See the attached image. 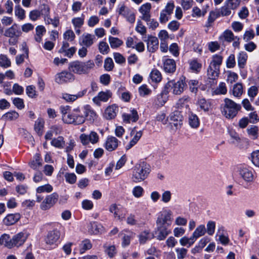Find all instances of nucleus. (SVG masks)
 I'll return each instance as SVG.
<instances>
[{
    "instance_id": "nucleus-1",
    "label": "nucleus",
    "mask_w": 259,
    "mask_h": 259,
    "mask_svg": "<svg viewBox=\"0 0 259 259\" xmlns=\"http://www.w3.org/2000/svg\"><path fill=\"white\" fill-rule=\"evenodd\" d=\"M63 122L67 124L79 125L85 120L94 121L97 118V114L89 105L81 108L77 107L71 110L69 106H62L60 108Z\"/></svg>"
},
{
    "instance_id": "nucleus-2",
    "label": "nucleus",
    "mask_w": 259,
    "mask_h": 259,
    "mask_svg": "<svg viewBox=\"0 0 259 259\" xmlns=\"http://www.w3.org/2000/svg\"><path fill=\"white\" fill-rule=\"evenodd\" d=\"M186 77L182 76L178 80H169L164 85L162 94L167 95L169 92L175 95H180L187 89Z\"/></svg>"
},
{
    "instance_id": "nucleus-3",
    "label": "nucleus",
    "mask_w": 259,
    "mask_h": 259,
    "mask_svg": "<svg viewBox=\"0 0 259 259\" xmlns=\"http://www.w3.org/2000/svg\"><path fill=\"white\" fill-rule=\"evenodd\" d=\"M151 171L150 165L145 161L137 163L133 169L132 179L135 183H140L146 179Z\"/></svg>"
},
{
    "instance_id": "nucleus-4",
    "label": "nucleus",
    "mask_w": 259,
    "mask_h": 259,
    "mask_svg": "<svg viewBox=\"0 0 259 259\" xmlns=\"http://www.w3.org/2000/svg\"><path fill=\"white\" fill-rule=\"evenodd\" d=\"M94 63L92 60L87 62L74 61L69 63L68 69L70 72L78 74L88 73L90 70L94 67Z\"/></svg>"
},
{
    "instance_id": "nucleus-5",
    "label": "nucleus",
    "mask_w": 259,
    "mask_h": 259,
    "mask_svg": "<svg viewBox=\"0 0 259 259\" xmlns=\"http://www.w3.org/2000/svg\"><path fill=\"white\" fill-rule=\"evenodd\" d=\"M240 108L239 104L229 98H225L224 103L222 105V113L226 118L231 119L237 115Z\"/></svg>"
},
{
    "instance_id": "nucleus-6",
    "label": "nucleus",
    "mask_w": 259,
    "mask_h": 259,
    "mask_svg": "<svg viewBox=\"0 0 259 259\" xmlns=\"http://www.w3.org/2000/svg\"><path fill=\"white\" fill-rule=\"evenodd\" d=\"M22 32L19 26L16 24H13L11 27L5 29L4 35L9 38L8 42L11 46L17 45L19 38L21 36Z\"/></svg>"
},
{
    "instance_id": "nucleus-7",
    "label": "nucleus",
    "mask_w": 259,
    "mask_h": 259,
    "mask_svg": "<svg viewBox=\"0 0 259 259\" xmlns=\"http://www.w3.org/2000/svg\"><path fill=\"white\" fill-rule=\"evenodd\" d=\"M172 213L169 209H164L158 213L156 225L170 227L172 221Z\"/></svg>"
},
{
    "instance_id": "nucleus-8",
    "label": "nucleus",
    "mask_w": 259,
    "mask_h": 259,
    "mask_svg": "<svg viewBox=\"0 0 259 259\" xmlns=\"http://www.w3.org/2000/svg\"><path fill=\"white\" fill-rule=\"evenodd\" d=\"M79 140L84 146H89L90 144L95 145L99 142V136L96 132L91 131L89 134H81Z\"/></svg>"
},
{
    "instance_id": "nucleus-9",
    "label": "nucleus",
    "mask_w": 259,
    "mask_h": 259,
    "mask_svg": "<svg viewBox=\"0 0 259 259\" xmlns=\"http://www.w3.org/2000/svg\"><path fill=\"white\" fill-rule=\"evenodd\" d=\"M109 210L113 214L115 219L120 221H122L125 219L126 210L122 206L112 204L110 206Z\"/></svg>"
},
{
    "instance_id": "nucleus-10",
    "label": "nucleus",
    "mask_w": 259,
    "mask_h": 259,
    "mask_svg": "<svg viewBox=\"0 0 259 259\" xmlns=\"http://www.w3.org/2000/svg\"><path fill=\"white\" fill-rule=\"evenodd\" d=\"M58 198L59 195L57 193H53L47 196L40 204V208L44 210L50 209L57 202Z\"/></svg>"
},
{
    "instance_id": "nucleus-11",
    "label": "nucleus",
    "mask_w": 259,
    "mask_h": 259,
    "mask_svg": "<svg viewBox=\"0 0 259 259\" xmlns=\"http://www.w3.org/2000/svg\"><path fill=\"white\" fill-rule=\"evenodd\" d=\"M120 144V141L116 137L108 136L105 141L103 146L108 151L112 152L117 149Z\"/></svg>"
},
{
    "instance_id": "nucleus-12",
    "label": "nucleus",
    "mask_w": 259,
    "mask_h": 259,
    "mask_svg": "<svg viewBox=\"0 0 259 259\" xmlns=\"http://www.w3.org/2000/svg\"><path fill=\"white\" fill-rule=\"evenodd\" d=\"M60 237V232L57 230H54L48 232L45 238V242L47 244L55 247L58 245Z\"/></svg>"
},
{
    "instance_id": "nucleus-13",
    "label": "nucleus",
    "mask_w": 259,
    "mask_h": 259,
    "mask_svg": "<svg viewBox=\"0 0 259 259\" xmlns=\"http://www.w3.org/2000/svg\"><path fill=\"white\" fill-rule=\"evenodd\" d=\"M74 79L72 73L68 71H62L57 73L55 76V81L59 84H63L71 82Z\"/></svg>"
},
{
    "instance_id": "nucleus-14",
    "label": "nucleus",
    "mask_w": 259,
    "mask_h": 259,
    "mask_svg": "<svg viewBox=\"0 0 259 259\" xmlns=\"http://www.w3.org/2000/svg\"><path fill=\"white\" fill-rule=\"evenodd\" d=\"M112 96V94L109 90L101 91L98 94L97 96L93 98V101L95 104L99 106L101 102H107Z\"/></svg>"
},
{
    "instance_id": "nucleus-15",
    "label": "nucleus",
    "mask_w": 259,
    "mask_h": 259,
    "mask_svg": "<svg viewBox=\"0 0 259 259\" xmlns=\"http://www.w3.org/2000/svg\"><path fill=\"white\" fill-rule=\"evenodd\" d=\"M183 117L179 111H175L169 115V123L171 126L178 128L182 124Z\"/></svg>"
},
{
    "instance_id": "nucleus-16",
    "label": "nucleus",
    "mask_w": 259,
    "mask_h": 259,
    "mask_svg": "<svg viewBox=\"0 0 259 259\" xmlns=\"http://www.w3.org/2000/svg\"><path fill=\"white\" fill-rule=\"evenodd\" d=\"M240 176L247 182H252L254 179V175L251 169L244 166H241L238 168Z\"/></svg>"
},
{
    "instance_id": "nucleus-17",
    "label": "nucleus",
    "mask_w": 259,
    "mask_h": 259,
    "mask_svg": "<svg viewBox=\"0 0 259 259\" xmlns=\"http://www.w3.org/2000/svg\"><path fill=\"white\" fill-rule=\"evenodd\" d=\"M169 228L166 226L156 225L155 234L157 239L160 241L164 240L171 233V230Z\"/></svg>"
},
{
    "instance_id": "nucleus-18",
    "label": "nucleus",
    "mask_w": 259,
    "mask_h": 259,
    "mask_svg": "<svg viewBox=\"0 0 259 259\" xmlns=\"http://www.w3.org/2000/svg\"><path fill=\"white\" fill-rule=\"evenodd\" d=\"M144 41L146 42L147 50L149 52L154 53L158 49L159 41L156 37L149 35L147 39Z\"/></svg>"
},
{
    "instance_id": "nucleus-19",
    "label": "nucleus",
    "mask_w": 259,
    "mask_h": 259,
    "mask_svg": "<svg viewBox=\"0 0 259 259\" xmlns=\"http://www.w3.org/2000/svg\"><path fill=\"white\" fill-rule=\"evenodd\" d=\"M163 70L166 73H173L176 70V64L172 59L163 58L162 59Z\"/></svg>"
},
{
    "instance_id": "nucleus-20",
    "label": "nucleus",
    "mask_w": 259,
    "mask_h": 259,
    "mask_svg": "<svg viewBox=\"0 0 259 259\" xmlns=\"http://www.w3.org/2000/svg\"><path fill=\"white\" fill-rule=\"evenodd\" d=\"M95 39V37L94 35L84 33L79 38V44L80 46L90 47L94 44Z\"/></svg>"
},
{
    "instance_id": "nucleus-21",
    "label": "nucleus",
    "mask_w": 259,
    "mask_h": 259,
    "mask_svg": "<svg viewBox=\"0 0 259 259\" xmlns=\"http://www.w3.org/2000/svg\"><path fill=\"white\" fill-rule=\"evenodd\" d=\"M27 238L26 233L21 232L14 235L12 238V248L17 246L19 247L25 242Z\"/></svg>"
},
{
    "instance_id": "nucleus-22",
    "label": "nucleus",
    "mask_w": 259,
    "mask_h": 259,
    "mask_svg": "<svg viewBox=\"0 0 259 259\" xmlns=\"http://www.w3.org/2000/svg\"><path fill=\"white\" fill-rule=\"evenodd\" d=\"M131 136H134L133 138L131 140L130 142L125 146L126 150H129L135 146L141 139L143 132L141 131H136L135 128L133 129L130 133Z\"/></svg>"
},
{
    "instance_id": "nucleus-23",
    "label": "nucleus",
    "mask_w": 259,
    "mask_h": 259,
    "mask_svg": "<svg viewBox=\"0 0 259 259\" xmlns=\"http://www.w3.org/2000/svg\"><path fill=\"white\" fill-rule=\"evenodd\" d=\"M88 232L91 235H97L102 233L104 229L103 226L96 222H93L90 223L88 227Z\"/></svg>"
},
{
    "instance_id": "nucleus-24",
    "label": "nucleus",
    "mask_w": 259,
    "mask_h": 259,
    "mask_svg": "<svg viewBox=\"0 0 259 259\" xmlns=\"http://www.w3.org/2000/svg\"><path fill=\"white\" fill-rule=\"evenodd\" d=\"M87 89H84L78 92L76 94L71 95L68 93H64L62 94V98L68 102H73L79 98L83 97L87 93Z\"/></svg>"
},
{
    "instance_id": "nucleus-25",
    "label": "nucleus",
    "mask_w": 259,
    "mask_h": 259,
    "mask_svg": "<svg viewBox=\"0 0 259 259\" xmlns=\"http://www.w3.org/2000/svg\"><path fill=\"white\" fill-rule=\"evenodd\" d=\"M151 9V4L149 3H146L143 4L139 8V12L141 14V19L143 20H148L149 17H151L150 11Z\"/></svg>"
},
{
    "instance_id": "nucleus-26",
    "label": "nucleus",
    "mask_w": 259,
    "mask_h": 259,
    "mask_svg": "<svg viewBox=\"0 0 259 259\" xmlns=\"http://www.w3.org/2000/svg\"><path fill=\"white\" fill-rule=\"evenodd\" d=\"M21 218L19 213L8 214L3 219V223L6 226H11L16 223Z\"/></svg>"
},
{
    "instance_id": "nucleus-27",
    "label": "nucleus",
    "mask_w": 259,
    "mask_h": 259,
    "mask_svg": "<svg viewBox=\"0 0 259 259\" xmlns=\"http://www.w3.org/2000/svg\"><path fill=\"white\" fill-rule=\"evenodd\" d=\"M122 118L124 122L127 123L135 122L139 119L138 112L136 109H132L129 113L123 114Z\"/></svg>"
},
{
    "instance_id": "nucleus-28",
    "label": "nucleus",
    "mask_w": 259,
    "mask_h": 259,
    "mask_svg": "<svg viewBox=\"0 0 259 259\" xmlns=\"http://www.w3.org/2000/svg\"><path fill=\"white\" fill-rule=\"evenodd\" d=\"M118 111V107L113 104L109 106L105 111V117L107 119H111L114 118Z\"/></svg>"
},
{
    "instance_id": "nucleus-29",
    "label": "nucleus",
    "mask_w": 259,
    "mask_h": 259,
    "mask_svg": "<svg viewBox=\"0 0 259 259\" xmlns=\"http://www.w3.org/2000/svg\"><path fill=\"white\" fill-rule=\"evenodd\" d=\"M248 55L244 51L240 52L237 55L238 66L240 69L244 68L246 64Z\"/></svg>"
},
{
    "instance_id": "nucleus-30",
    "label": "nucleus",
    "mask_w": 259,
    "mask_h": 259,
    "mask_svg": "<svg viewBox=\"0 0 259 259\" xmlns=\"http://www.w3.org/2000/svg\"><path fill=\"white\" fill-rule=\"evenodd\" d=\"M29 166L34 170H38L42 165L41 159L39 154H36L33 157V159L29 163Z\"/></svg>"
},
{
    "instance_id": "nucleus-31",
    "label": "nucleus",
    "mask_w": 259,
    "mask_h": 259,
    "mask_svg": "<svg viewBox=\"0 0 259 259\" xmlns=\"http://www.w3.org/2000/svg\"><path fill=\"white\" fill-rule=\"evenodd\" d=\"M154 237L153 235L149 230H145L142 232L139 235V240L141 244L145 243L148 240H151Z\"/></svg>"
},
{
    "instance_id": "nucleus-32",
    "label": "nucleus",
    "mask_w": 259,
    "mask_h": 259,
    "mask_svg": "<svg viewBox=\"0 0 259 259\" xmlns=\"http://www.w3.org/2000/svg\"><path fill=\"white\" fill-rule=\"evenodd\" d=\"M230 92L234 97H240L243 93L242 84L239 82L235 84Z\"/></svg>"
},
{
    "instance_id": "nucleus-33",
    "label": "nucleus",
    "mask_w": 259,
    "mask_h": 259,
    "mask_svg": "<svg viewBox=\"0 0 259 259\" xmlns=\"http://www.w3.org/2000/svg\"><path fill=\"white\" fill-rule=\"evenodd\" d=\"M150 78L152 82L159 83L162 80L161 72L157 69H153L149 75Z\"/></svg>"
},
{
    "instance_id": "nucleus-34",
    "label": "nucleus",
    "mask_w": 259,
    "mask_h": 259,
    "mask_svg": "<svg viewBox=\"0 0 259 259\" xmlns=\"http://www.w3.org/2000/svg\"><path fill=\"white\" fill-rule=\"evenodd\" d=\"M206 232L204 225H200L197 227L192 236L196 241L198 238L203 236Z\"/></svg>"
},
{
    "instance_id": "nucleus-35",
    "label": "nucleus",
    "mask_w": 259,
    "mask_h": 259,
    "mask_svg": "<svg viewBox=\"0 0 259 259\" xmlns=\"http://www.w3.org/2000/svg\"><path fill=\"white\" fill-rule=\"evenodd\" d=\"M52 146L58 149H63L65 145V141L62 136H59L56 138H54L51 142Z\"/></svg>"
},
{
    "instance_id": "nucleus-36",
    "label": "nucleus",
    "mask_w": 259,
    "mask_h": 259,
    "mask_svg": "<svg viewBox=\"0 0 259 259\" xmlns=\"http://www.w3.org/2000/svg\"><path fill=\"white\" fill-rule=\"evenodd\" d=\"M235 37L233 33L231 30H227L219 37V40L222 42L226 41L230 42L234 39Z\"/></svg>"
},
{
    "instance_id": "nucleus-37",
    "label": "nucleus",
    "mask_w": 259,
    "mask_h": 259,
    "mask_svg": "<svg viewBox=\"0 0 259 259\" xmlns=\"http://www.w3.org/2000/svg\"><path fill=\"white\" fill-rule=\"evenodd\" d=\"M223 56L219 54H215L212 56L209 65L214 67L220 68V66L223 62Z\"/></svg>"
},
{
    "instance_id": "nucleus-38",
    "label": "nucleus",
    "mask_w": 259,
    "mask_h": 259,
    "mask_svg": "<svg viewBox=\"0 0 259 259\" xmlns=\"http://www.w3.org/2000/svg\"><path fill=\"white\" fill-rule=\"evenodd\" d=\"M197 105L201 110L204 112L208 111L211 106L210 102L203 98H199L198 99Z\"/></svg>"
},
{
    "instance_id": "nucleus-39",
    "label": "nucleus",
    "mask_w": 259,
    "mask_h": 259,
    "mask_svg": "<svg viewBox=\"0 0 259 259\" xmlns=\"http://www.w3.org/2000/svg\"><path fill=\"white\" fill-rule=\"evenodd\" d=\"M227 93V88L224 82H220L219 85L212 91V95H226Z\"/></svg>"
},
{
    "instance_id": "nucleus-40",
    "label": "nucleus",
    "mask_w": 259,
    "mask_h": 259,
    "mask_svg": "<svg viewBox=\"0 0 259 259\" xmlns=\"http://www.w3.org/2000/svg\"><path fill=\"white\" fill-rule=\"evenodd\" d=\"M0 244L8 248H12V239H10V236L7 234H4L0 237Z\"/></svg>"
},
{
    "instance_id": "nucleus-41",
    "label": "nucleus",
    "mask_w": 259,
    "mask_h": 259,
    "mask_svg": "<svg viewBox=\"0 0 259 259\" xmlns=\"http://www.w3.org/2000/svg\"><path fill=\"white\" fill-rule=\"evenodd\" d=\"M220 73V68L209 65L207 69V76L209 79H215Z\"/></svg>"
},
{
    "instance_id": "nucleus-42",
    "label": "nucleus",
    "mask_w": 259,
    "mask_h": 259,
    "mask_svg": "<svg viewBox=\"0 0 259 259\" xmlns=\"http://www.w3.org/2000/svg\"><path fill=\"white\" fill-rule=\"evenodd\" d=\"M84 18L85 16L82 14L80 17H74L72 19L71 22L75 29L82 27L84 24Z\"/></svg>"
},
{
    "instance_id": "nucleus-43",
    "label": "nucleus",
    "mask_w": 259,
    "mask_h": 259,
    "mask_svg": "<svg viewBox=\"0 0 259 259\" xmlns=\"http://www.w3.org/2000/svg\"><path fill=\"white\" fill-rule=\"evenodd\" d=\"M11 66V61L7 55L0 54V67L3 68H8Z\"/></svg>"
},
{
    "instance_id": "nucleus-44",
    "label": "nucleus",
    "mask_w": 259,
    "mask_h": 259,
    "mask_svg": "<svg viewBox=\"0 0 259 259\" xmlns=\"http://www.w3.org/2000/svg\"><path fill=\"white\" fill-rule=\"evenodd\" d=\"M92 244L89 239L83 240L79 245V252L80 254L84 253L87 250L91 249Z\"/></svg>"
},
{
    "instance_id": "nucleus-45",
    "label": "nucleus",
    "mask_w": 259,
    "mask_h": 259,
    "mask_svg": "<svg viewBox=\"0 0 259 259\" xmlns=\"http://www.w3.org/2000/svg\"><path fill=\"white\" fill-rule=\"evenodd\" d=\"M44 123V120L40 118H38L35 122L34 130L39 136L42 135Z\"/></svg>"
},
{
    "instance_id": "nucleus-46",
    "label": "nucleus",
    "mask_w": 259,
    "mask_h": 259,
    "mask_svg": "<svg viewBox=\"0 0 259 259\" xmlns=\"http://www.w3.org/2000/svg\"><path fill=\"white\" fill-rule=\"evenodd\" d=\"M180 243L182 246H187L188 247L192 246L196 241L193 236H191L188 238L186 236H184L180 239Z\"/></svg>"
},
{
    "instance_id": "nucleus-47",
    "label": "nucleus",
    "mask_w": 259,
    "mask_h": 259,
    "mask_svg": "<svg viewBox=\"0 0 259 259\" xmlns=\"http://www.w3.org/2000/svg\"><path fill=\"white\" fill-rule=\"evenodd\" d=\"M109 42L112 49L119 48L123 44V41L121 39L111 36L109 37Z\"/></svg>"
},
{
    "instance_id": "nucleus-48",
    "label": "nucleus",
    "mask_w": 259,
    "mask_h": 259,
    "mask_svg": "<svg viewBox=\"0 0 259 259\" xmlns=\"http://www.w3.org/2000/svg\"><path fill=\"white\" fill-rule=\"evenodd\" d=\"M189 123L193 128H197L199 125V120L198 116L193 113H190L189 115Z\"/></svg>"
},
{
    "instance_id": "nucleus-49",
    "label": "nucleus",
    "mask_w": 259,
    "mask_h": 259,
    "mask_svg": "<svg viewBox=\"0 0 259 259\" xmlns=\"http://www.w3.org/2000/svg\"><path fill=\"white\" fill-rule=\"evenodd\" d=\"M219 17L220 16L218 12H215L214 11L210 12L209 16L208 17L207 20L205 23V26L207 27H210L212 25V24L215 21V20Z\"/></svg>"
},
{
    "instance_id": "nucleus-50",
    "label": "nucleus",
    "mask_w": 259,
    "mask_h": 259,
    "mask_svg": "<svg viewBox=\"0 0 259 259\" xmlns=\"http://www.w3.org/2000/svg\"><path fill=\"white\" fill-rule=\"evenodd\" d=\"M189 66L190 69L196 72H199L202 67L201 64L200 63L197 59H193L190 61Z\"/></svg>"
},
{
    "instance_id": "nucleus-51",
    "label": "nucleus",
    "mask_w": 259,
    "mask_h": 259,
    "mask_svg": "<svg viewBox=\"0 0 259 259\" xmlns=\"http://www.w3.org/2000/svg\"><path fill=\"white\" fill-rule=\"evenodd\" d=\"M15 14L20 20H24L26 17L25 10L19 5L15 7Z\"/></svg>"
},
{
    "instance_id": "nucleus-52",
    "label": "nucleus",
    "mask_w": 259,
    "mask_h": 259,
    "mask_svg": "<svg viewBox=\"0 0 259 259\" xmlns=\"http://www.w3.org/2000/svg\"><path fill=\"white\" fill-rule=\"evenodd\" d=\"M135 236V233L132 232H129L126 234H124L122 237V246L124 247L128 246L131 242V240Z\"/></svg>"
},
{
    "instance_id": "nucleus-53",
    "label": "nucleus",
    "mask_w": 259,
    "mask_h": 259,
    "mask_svg": "<svg viewBox=\"0 0 259 259\" xmlns=\"http://www.w3.org/2000/svg\"><path fill=\"white\" fill-rule=\"evenodd\" d=\"M232 10L225 4L222 6L218 13L219 16H228L231 14Z\"/></svg>"
},
{
    "instance_id": "nucleus-54",
    "label": "nucleus",
    "mask_w": 259,
    "mask_h": 259,
    "mask_svg": "<svg viewBox=\"0 0 259 259\" xmlns=\"http://www.w3.org/2000/svg\"><path fill=\"white\" fill-rule=\"evenodd\" d=\"M188 84L191 92L196 94L199 87V82L198 80L194 79L190 80L188 82Z\"/></svg>"
},
{
    "instance_id": "nucleus-55",
    "label": "nucleus",
    "mask_w": 259,
    "mask_h": 259,
    "mask_svg": "<svg viewBox=\"0 0 259 259\" xmlns=\"http://www.w3.org/2000/svg\"><path fill=\"white\" fill-rule=\"evenodd\" d=\"M53 187L50 184H46L38 187L36 189V192L37 193H50L53 191Z\"/></svg>"
},
{
    "instance_id": "nucleus-56",
    "label": "nucleus",
    "mask_w": 259,
    "mask_h": 259,
    "mask_svg": "<svg viewBox=\"0 0 259 259\" xmlns=\"http://www.w3.org/2000/svg\"><path fill=\"white\" fill-rule=\"evenodd\" d=\"M255 37V33L252 29H249L245 30L243 35V39L245 42L250 41L254 38Z\"/></svg>"
},
{
    "instance_id": "nucleus-57",
    "label": "nucleus",
    "mask_w": 259,
    "mask_h": 259,
    "mask_svg": "<svg viewBox=\"0 0 259 259\" xmlns=\"http://www.w3.org/2000/svg\"><path fill=\"white\" fill-rule=\"evenodd\" d=\"M105 251L109 257H113L116 253V247L114 245H104Z\"/></svg>"
},
{
    "instance_id": "nucleus-58",
    "label": "nucleus",
    "mask_w": 259,
    "mask_h": 259,
    "mask_svg": "<svg viewBox=\"0 0 259 259\" xmlns=\"http://www.w3.org/2000/svg\"><path fill=\"white\" fill-rule=\"evenodd\" d=\"M26 93L31 98H34L37 96L35 87L33 85H30L26 87Z\"/></svg>"
},
{
    "instance_id": "nucleus-59",
    "label": "nucleus",
    "mask_w": 259,
    "mask_h": 259,
    "mask_svg": "<svg viewBox=\"0 0 259 259\" xmlns=\"http://www.w3.org/2000/svg\"><path fill=\"white\" fill-rule=\"evenodd\" d=\"M99 52L103 55L107 54L110 51V48L107 42L105 41H101L99 44Z\"/></svg>"
},
{
    "instance_id": "nucleus-60",
    "label": "nucleus",
    "mask_w": 259,
    "mask_h": 259,
    "mask_svg": "<svg viewBox=\"0 0 259 259\" xmlns=\"http://www.w3.org/2000/svg\"><path fill=\"white\" fill-rule=\"evenodd\" d=\"M39 12L40 16H42L45 21L50 17V8L48 6L44 5Z\"/></svg>"
},
{
    "instance_id": "nucleus-61",
    "label": "nucleus",
    "mask_w": 259,
    "mask_h": 259,
    "mask_svg": "<svg viewBox=\"0 0 259 259\" xmlns=\"http://www.w3.org/2000/svg\"><path fill=\"white\" fill-rule=\"evenodd\" d=\"M206 13V10L201 11L198 7H194L192 9V16L193 17H200L204 16Z\"/></svg>"
},
{
    "instance_id": "nucleus-62",
    "label": "nucleus",
    "mask_w": 259,
    "mask_h": 259,
    "mask_svg": "<svg viewBox=\"0 0 259 259\" xmlns=\"http://www.w3.org/2000/svg\"><path fill=\"white\" fill-rule=\"evenodd\" d=\"M215 229V223L212 221H209L207 222L206 224V232L210 236H212L214 232Z\"/></svg>"
},
{
    "instance_id": "nucleus-63",
    "label": "nucleus",
    "mask_w": 259,
    "mask_h": 259,
    "mask_svg": "<svg viewBox=\"0 0 259 259\" xmlns=\"http://www.w3.org/2000/svg\"><path fill=\"white\" fill-rule=\"evenodd\" d=\"M139 93L141 96H148L151 93V90L146 84H143L139 88Z\"/></svg>"
},
{
    "instance_id": "nucleus-64",
    "label": "nucleus",
    "mask_w": 259,
    "mask_h": 259,
    "mask_svg": "<svg viewBox=\"0 0 259 259\" xmlns=\"http://www.w3.org/2000/svg\"><path fill=\"white\" fill-rule=\"evenodd\" d=\"M251 160L255 166L259 167V150H255L252 152Z\"/></svg>"
}]
</instances>
